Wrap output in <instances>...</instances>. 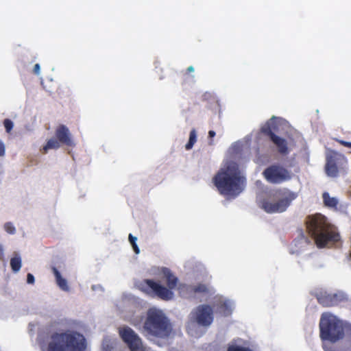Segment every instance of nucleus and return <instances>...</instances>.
Here are the masks:
<instances>
[{
  "mask_svg": "<svg viewBox=\"0 0 351 351\" xmlns=\"http://www.w3.org/2000/svg\"><path fill=\"white\" fill-rule=\"evenodd\" d=\"M162 274L166 281L167 287L162 286L160 282H155L151 279L144 280L141 285L147 287L146 288H143L145 291L148 293L149 289L154 295L161 300L167 301L173 298L172 290L178 287V278L168 268L162 269Z\"/></svg>",
  "mask_w": 351,
  "mask_h": 351,
  "instance_id": "obj_6",
  "label": "nucleus"
},
{
  "mask_svg": "<svg viewBox=\"0 0 351 351\" xmlns=\"http://www.w3.org/2000/svg\"><path fill=\"white\" fill-rule=\"evenodd\" d=\"M143 332L148 338L166 339L172 332V326L161 310L149 308L143 324Z\"/></svg>",
  "mask_w": 351,
  "mask_h": 351,
  "instance_id": "obj_3",
  "label": "nucleus"
},
{
  "mask_svg": "<svg viewBox=\"0 0 351 351\" xmlns=\"http://www.w3.org/2000/svg\"><path fill=\"white\" fill-rule=\"evenodd\" d=\"M278 130V128L275 117L269 119L261 128V132L269 138L270 141L276 146L278 152L280 154L286 155L289 153L287 141L275 134Z\"/></svg>",
  "mask_w": 351,
  "mask_h": 351,
  "instance_id": "obj_9",
  "label": "nucleus"
},
{
  "mask_svg": "<svg viewBox=\"0 0 351 351\" xmlns=\"http://www.w3.org/2000/svg\"><path fill=\"white\" fill-rule=\"evenodd\" d=\"M322 198L325 206L331 208H337L338 205V200L337 198L330 197L328 192H324L322 194Z\"/></svg>",
  "mask_w": 351,
  "mask_h": 351,
  "instance_id": "obj_17",
  "label": "nucleus"
},
{
  "mask_svg": "<svg viewBox=\"0 0 351 351\" xmlns=\"http://www.w3.org/2000/svg\"><path fill=\"white\" fill-rule=\"evenodd\" d=\"M213 181L221 195L232 198L237 197L245 186V178L233 162H229L221 167Z\"/></svg>",
  "mask_w": 351,
  "mask_h": 351,
  "instance_id": "obj_1",
  "label": "nucleus"
},
{
  "mask_svg": "<svg viewBox=\"0 0 351 351\" xmlns=\"http://www.w3.org/2000/svg\"><path fill=\"white\" fill-rule=\"evenodd\" d=\"M194 71V67L193 66H190L187 68L186 69V72L189 73H191V72H193Z\"/></svg>",
  "mask_w": 351,
  "mask_h": 351,
  "instance_id": "obj_34",
  "label": "nucleus"
},
{
  "mask_svg": "<svg viewBox=\"0 0 351 351\" xmlns=\"http://www.w3.org/2000/svg\"><path fill=\"white\" fill-rule=\"evenodd\" d=\"M27 282L28 284H34V276L30 273L27 274Z\"/></svg>",
  "mask_w": 351,
  "mask_h": 351,
  "instance_id": "obj_27",
  "label": "nucleus"
},
{
  "mask_svg": "<svg viewBox=\"0 0 351 351\" xmlns=\"http://www.w3.org/2000/svg\"><path fill=\"white\" fill-rule=\"evenodd\" d=\"M219 308L220 310H227L228 308V305L226 302H221L220 303V304L219 305Z\"/></svg>",
  "mask_w": 351,
  "mask_h": 351,
  "instance_id": "obj_30",
  "label": "nucleus"
},
{
  "mask_svg": "<svg viewBox=\"0 0 351 351\" xmlns=\"http://www.w3.org/2000/svg\"><path fill=\"white\" fill-rule=\"evenodd\" d=\"M263 176L271 184H281L290 180L293 177L291 171L279 164H273L265 168Z\"/></svg>",
  "mask_w": 351,
  "mask_h": 351,
  "instance_id": "obj_10",
  "label": "nucleus"
},
{
  "mask_svg": "<svg viewBox=\"0 0 351 351\" xmlns=\"http://www.w3.org/2000/svg\"><path fill=\"white\" fill-rule=\"evenodd\" d=\"M228 351H252L248 348L241 347L237 345H230L228 348Z\"/></svg>",
  "mask_w": 351,
  "mask_h": 351,
  "instance_id": "obj_23",
  "label": "nucleus"
},
{
  "mask_svg": "<svg viewBox=\"0 0 351 351\" xmlns=\"http://www.w3.org/2000/svg\"><path fill=\"white\" fill-rule=\"evenodd\" d=\"M196 141H197L196 131L195 129H193L190 132L189 141L185 145L186 149L189 150V149H192V147H193Z\"/></svg>",
  "mask_w": 351,
  "mask_h": 351,
  "instance_id": "obj_20",
  "label": "nucleus"
},
{
  "mask_svg": "<svg viewBox=\"0 0 351 351\" xmlns=\"http://www.w3.org/2000/svg\"><path fill=\"white\" fill-rule=\"evenodd\" d=\"M315 297L318 303L324 307L338 306L348 301L347 295L341 291L332 293L327 291H319L316 292Z\"/></svg>",
  "mask_w": 351,
  "mask_h": 351,
  "instance_id": "obj_11",
  "label": "nucleus"
},
{
  "mask_svg": "<svg viewBox=\"0 0 351 351\" xmlns=\"http://www.w3.org/2000/svg\"><path fill=\"white\" fill-rule=\"evenodd\" d=\"M215 134H216L215 132L213 131V130H210L208 132V137L210 138V140L208 142L210 145H213V140L212 138L215 136Z\"/></svg>",
  "mask_w": 351,
  "mask_h": 351,
  "instance_id": "obj_26",
  "label": "nucleus"
},
{
  "mask_svg": "<svg viewBox=\"0 0 351 351\" xmlns=\"http://www.w3.org/2000/svg\"><path fill=\"white\" fill-rule=\"evenodd\" d=\"M319 336L322 341L336 343L345 335L343 323L335 315L330 313H324L319 321Z\"/></svg>",
  "mask_w": 351,
  "mask_h": 351,
  "instance_id": "obj_5",
  "label": "nucleus"
},
{
  "mask_svg": "<svg viewBox=\"0 0 351 351\" xmlns=\"http://www.w3.org/2000/svg\"><path fill=\"white\" fill-rule=\"evenodd\" d=\"M280 199L271 202L270 197L259 198L258 206L267 213H282L291 205L292 201L297 198L298 194L287 189L279 191Z\"/></svg>",
  "mask_w": 351,
  "mask_h": 351,
  "instance_id": "obj_7",
  "label": "nucleus"
},
{
  "mask_svg": "<svg viewBox=\"0 0 351 351\" xmlns=\"http://www.w3.org/2000/svg\"><path fill=\"white\" fill-rule=\"evenodd\" d=\"M3 125L5 127L6 132L10 133L13 128L14 123L10 119H5L3 121Z\"/></svg>",
  "mask_w": 351,
  "mask_h": 351,
  "instance_id": "obj_24",
  "label": "nucleus"
},
{
  "mask_svg": "<svg viewBox=\"0 0 351 351\" xmlns=\"http://www.w3.org/2000/svg\"><path fill=\"white\" fill-rule=\"evenodd\" d=\"M130 243H131L134 252L138 254L140 252V250L136 244L137 238L134 237L132 234H129L128 237Z\"/></svg>",
  "mask_w": 351,
  "mask_h": 351,
  "instance_id": "obj_21",
  "label": "nucleus"
},
{
  "mask_svg": "<svg viewBox=\"0 0 351 351\" xmlns=\"http://www.w3.org/2000/svg\"><path fill=\"white\" fill-rule=\"evenodd\" d=\"M52 271L56 278V282L60 289L64 291H69V287L66 280L61 276L60 271L55 267L52 268Z\"/></svg>",
  "mask_w": 351,
  "mask_h": 351,
  "instance_id": "obj_16",
  "label": "nucleus"
},
{
  "mask_svg": "<svg viewBox=\"0 0 351 351\" xmlns=\"http://www.w3.org/2000/svg\"><path fill=\"white\" fill-rule=\"evenodd\" d=\"M346 158L337 152H333L327 158L326 164V173L330 177H336L339 173V166L346 162Z\"/></svg>",
  "mask_w": 351,
  "mask_h": 351,
  "instance_id": "obj_14",
  "label": "nucleus"
},
{
  "mask_svg": "<svg viewBox=\"0 0 351 351\" xmlns=\"http://www.w3.org/2000/svg\"><path fill=\"white\" fill-rule=\"evenodd\" d=\"M210 292V289L208 285L199 283L193 285V296L197 294H208Z\"/></svg>",
  "mask_w": 351,
  "mask_h": 351,
  "instance_id": "obj_18",
  "label": "nucleus"
},
{
  "mask_svg": "<svg viewBox=\"0 0 351 351\" xmlns=\"http://www.w3.org/2000/svg\"><path fill=\"white\" fill-rule=\"evenodd\" d=\"M86 340L78 332H54L51 335L48 351H84Z\"/></svg>",
  "mask_w": 351,
  "mask_h": 351,
  "instance_id": "obj_4",
  "label": "nucleus"
},
{
  "mask_svg": "<svg viewBox=\"0 0 351 351\" xmlns=\"http://www.w3.org/2000/svg\"><path fill=\"white\" fill-rule=\"evenodd\" d=\"M33 72L35 75H39L40 73V65L39 64H36L33 69Z\"/></svg>",
  "mask_w": 351,
  "mask_h": 351,
  "instance_id": "obj_29",
  "label": "nucleus"
},
{
  "mask_svg": "<svg viewBox=\"0 0 351 351\" xmlns=\"http://www.w3.org/2000/svg\"><path fill=\"white\" fill-rule=\"evenodd\" d=\"M300 236L301 237V239L304 240L306 243H310L309 239L304 236L302 230L300 231Z\"/></svg>",
  "mask_w": 351,
  "mask_h": 351,
  "instance_id": "obj_31",
  "label": "nucleus"
},
{
  "mask_svg": "<svg viewBox=\"0 0 351 351\" xmlns=\"http://www.w3.org/2000/svg\"><path fill=\"white\" fill-rule=\"evenodd\" d=\"M5 153V147L4 143L0 141V156H3Z\"/></svg>",
  "mask_w": 351,
  "mask_h": 351,
  "instance_id": "obj_28",
  "label": "nucleus"
},
{
  "mask_svg": "<svg viewBox=\"0 0 351 351\" xmlns=\"http://www.w3.org/2000/svg\"><path fill=\"white\" fill-rule=\"evenodd\" d=\"M177 289L179 295L185 298H193V285L180 283L178 285Z\"/></svg>",
  "mask_w": 351,
  "mask_h": 351,
  "instance_id": "obj_15",
  "label": "nucleus"
},
{
  "mask_svg": "<svg viewBox=\"0 0 351 351\" xmlns=\"http://www.w3.org/2000/svg\"><path fill=\"white\" fill-rule=\"evenodd\" d=\"M323 348L325 351H336L335 349L329 347L326 343H324Z\"/></svg>",
  "mask_w": 351,
  "mask_h": 351,
  "instance_id": "obj_32",
  "label": "nucleus"
},
{
  "mask_svg": "<svg viewBox=\"0 0 351 351\" xmlns=\"http://www.w3.org/2000/svg\"><path fill=\"white\" fill-rule=\"evenodd\" d=\"M306 226L308 234L319 248L334 244L340 240L337 228L320 213L308 215L306 218Z\"/></svg>",
  "mask_w": 351,
  "mask_h": 351,
  "instance_id": "obj_2",
  "label": "nucleus"
},
{
  "mask_svg": "<svg viewBox=\"0 0 351 351\" xmlns=\"http://www.w3.org/2000/svg\"><path fill=\"white\" fill-rule=\"evenodd\" d=\"M3 248L1 245H0V260H3Z\"/></svg>",
  "mask_w": 351,
  "mask_h": 351,
  "instance_id": "obj_33",
  "label": "nucleus"
},
{
  "mask_svg": "<svg viewBox=\"0 0 351 351\" xmlns=\"http://www.w3.org/2000/svg\"><path fill=\"white\" fill-rule=\"evenodd\" d=\"M340 145L344 146V147H348V148H351V142H348V141H343V140H339V139H337L336 140Z\"/></svg>",
  "mask_w": 351,
  "mask_h": 351,
  "instance_id": "obj_25",
  "label": "nucleus"
},
{
  "mask_svg": "<svg viewBox=\"0 0 351 351\" xmlns=\"http://www.w3.org/2000/svg\"><path fill=\"white\" fill-rule=\"evenodd\" d=\"M191 318L199 326L207 327L214 319L213 308L208 304H200L191 313Z\"/></svg>",
  "mask_w": 351,
  "mask_h": 351,
  "instance_id": "obj_12",
  "label": "nucleus"
},
{
  "mask_svg": "<svg viewBox=\"0 0 351 351\" xmlns=\"http://www.w3.org/2000/svg\"><path fill=\"white\" fill-rule=\"evenodd\" d=\"M61 145L74 147L72 135L69 129L64 125H59L55 130V138L49 139L43 147V153L47 154L49 149H58Z\"/></svg>",
  "mask_w": 351,
  "mask_h": 351,
  "instance_id": "obj_8",
  "label": "nucleus"
},
{
  "mask_svg": "<svg viewBox=\"0 0 351 351\" xmlns=\"http://www.w3.org/2000/svg\"><path fill=\"white\" fill-rule=\"evenodd\" d=\"M350 258H351V252H350Z\"/></svg>",
  "mask_w": 351,
  "mask_h": 351,
  "instance_id": "obj_35",
  "label": "nucleus"
},
{
  "mask_svg": "<svg viewBox=\"0 0 351 351\" xmlns=\"http://www.w3.org/2000/svg\"><path fill=\"white\" fill-rule=\"evenodd\" d=\"M119 333L130 351H145L141 338L131 328L128 326L121 327L119 328Z\"/></svg>",
  "mask_w": 351,
  "mask_h": 351,
  "instance_id": "obj_13",
  "label": "nucleus"
},
{
  "mask_svg": "<svg viewBox=\"0 0 351 351\" xmlns=\"http://www.w3.org/2000/svg\"><path fill=\"white\" fill-rule=\"evenodd\" d=\"M10 267L14 272H18L21 267V258L16 255L10 259Z\"/></svg>",
  "mask_w": 351,
  "mask_h": 351,
  "instance_id": "obj_19",
  "label": "nucleus"
},
{
  "mask_svg": "<svg viewBox=\"0 0 351 351\" xmlns=\"http://www.w3.org/2000/svg\"><path fill=\"white\" fill-rule=\"evenodd\" d=\"M4 230L10 234H14L16 232V228L11 222H7L4 224Z\"/></svg>",
  "mask_w": 351,
  "mask_h": 351,
  "instance_id": "obj_22",
  "label": "nucleus"
}]
</instances>
